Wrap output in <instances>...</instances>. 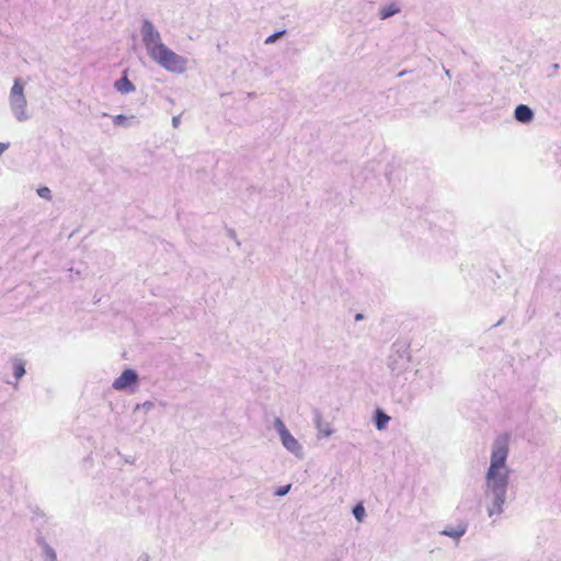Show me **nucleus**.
<instances>
[{
    "label": "nucleus",
    "instance_id": "4be33fe9",
    "mask_svg": "<svg viewBox=\"0 0 561 561\" xmlns=\"http://www.w3.org/2000/svg\"><path fill=\"white\" fill-rule=\"evenodd\" d=\"M290 488H291V484L279 486L278 489H276L274 494L276 496H285L289 492Z\"/></svg>",
    "mask_w": 561,
    "mask_h": 561
},
{
    "label": "nucleus",
    "instance_id": "9d476101",
    "mask_svg": "<svg viewBox=\"0 0 561 561\" xmlns=\"http://www.w3.org/2000/svg\"><path fill=\"white\" fill-rule=\"evenodd\" d=\"M114 87L118 92L123 94L134 92L136 89L135 85L130 82V80L126 77V75L118 79L115 82Z\"/></svg>",
    "mask_w": 561,
    "mask_h": 561
},
{
    "label": "nucleus",
    "instance_id": "2eb2a0df",
    "mask_svg": "<svg viewBox=\"0 0 561 561\" xmlns=\"http://www.w3.org/2000/svg\"><path fill=\"white\" fill-rule=\"evenodd\" d=\"M25 374V364L22 359L13 360V375L16 379H21Z\"/></svg>",
    "mask_w": 561,
    "mask_h": 561
},
{
    "label": "nucleus",
    "instance_id": "5701e85b",
    "mask_svg": "<svg viewBox=\"0 0 561 561\" xmlns=\"http://www.w3.org/2000/svg\"><path fill=\"white\" fill-rule=\"evenodd\" d=\"M180 123H181V115L173 116V118H172V126L174 128H178L180 126Z\"/></svg>",
    "mask_w": 561,
    "mask_h": 561
},
{
    "label": "nucleus",
    "instance_id": "423d86ee",
    "mask_svg": "<svg viewBox=\"0 0 561 561\" xmlns=\"http://www.w3.org/2000/svg\"><path fill=\"white\" fill-rule=\"evenodd\" d=\"M139 376L136 370L127 368L125 369L112 383V387L116 391H134V387H137Z\"/></svg>",
    "mask_w": 561,
    "mask_h": 561
},
{
    "label": "nucleus",
    "instance_id": "39448f33",
    "mask_svg": "<svg viewBox=\"0 0 561 561\" xmlns=\"http://www.w3.org/2000/svg\"><path fill=\"white\" fill-rule=\"evenodd\" d=\"M410 354L403 345H393L388 356L387 367L394 376L402 375L409 367Z\"/></svg>",
    "mask_w": 561,
    "mask_h": 561
},
{
    "label": "nucleus",
    "instance_id": "b1692460",
    "mask_svg": "<svg viewBox=\"0 0 561 561\" xmlns=\"http://www.w3.org/2000/svg\"><path fill=\"white\" fill-rule=\"evenodd\" d=\"M9 147V142H0V157L8 150Z\"/></svg>",
    "mask_w": 561,
    "mask_h": 561
},
{
    "label": "nucleus",
    "instance_id": "f8f14e48",
    "mask_svg": "<svg viewBox=\"0 0 561 561\" xmlns=\"http://www.w3.org/2000/svg\"><path fill=\"white\" fill-rule=\"evenodd\" d=\"M466 525H458L456 528H446L440 534L458 540L466 534Z\"/></svg>",
    "mask_w": 561,
    "mask_h": 561
},
{
    "label": "nucleus",
    "instance_id": "20e7f679",
    "mask_svg": "<svg viewBox=\"0 0 561 561\" xmlns=\"http://www.w3.org/2000/svg\"><path fill=\"white\" fill-rule=\"evenodd\" d=\"M140 35L142 44L147 50L148 56L153 57L165 45L158 28L149 20H144L140 27Z\"/></svg>",
    "mask_w": 561,
    "mask_h": 561
},
{
    "label": "nucleus",
    "instance_id": "6e6552de",
    "mask_svg": "<svg viewBox=\"0 0 561 561\" xmlns=\"http://www.w3.org/2000/svg\"><path fill=\"white\" fill-rule=\"evenodd\" d=\"M534 111L525 104H519L515 107L514 117L517 122L528 124L534 119Z\"/></svg>",
    "mask_w": 561,
    "mask_h": 561
},
{
    "label": "nucleus",
    "instance_id": "f03ea898",
    "mask_svg": "<svg viewBox=\"0 0 561 561\" xmlns=\"http://www.w3.org/2000/svg\"><path fill=\"white\" fill-rule=\"evenodd\" d=\"M9 107L13 117L20 122H26L31 118L26 95L24 93V83L16 78L9 92Z\"/></svg>",
    "mask_w": 561,
    "mask_h": 561
},
{
    "label": "nucleus",
    "instance_id": "4468645a",
    "mask_svg": "<svg viewBox=\"0 0 561 561\" xmlns=\"http://www.w3.org/2000/svg\"><path fill=\"white\" fill-rule=\"evenodd\" d=\"M314 423H316V427L320 434H322L325 437H329L330 435H332L333 430H332L331 425L329 423H324L320 415H317Z\"/></svg>",
    "mask_w": 561,
    "mask_h": 561
},
{
    "label": "nucleus",
    "instance_id": "7ed1b4c3",
    "mask_svg": "<svg viewBox=\"0 0 561 561\" xmlns=\"http://www.w3.org/2000/svg\"><path fill=\"white\" fill-rule=\"evenodd\" d=\"M151 59L165 69L173 73H183L187 69L188 60L182 55L176 54L170 49L167 45L159 50Z\"/></svg>",
    "mask_w": 561,
    "mask_h": 561
},
{
    "label": "nucleus",
    "instance_id": "f3484780",
    "mask_svg": "<svg viewBox=\"0 0 561 561\" xmlns=\"http://www.w3.org/2000/svg\"><path fill=\"white\" fill-rule=\"evenodd\" d=\"M134 118H135L134 116L127 117L123 114H119V115H116L113 117V123L117 126L128 127L129 126L128 121L134 119Z\"/></svg>",
    "mask_w": 561,
    "mask_h": 561
},
{
    "label": "nucleus",
    "instance_id": "bb28decb",
    "mask_svg": "<svg viewBox=\"0 0 561 561\" xmlns=\"http://www.w3.org/2000/svg\"><path fill=\"white\" fill-rule=\"evenodd\" d=\"M362 319H363V314H362V313H357V314L355 316V320H356V321H359V320H362Z\"/></svg>",
    "mask_w": 561,
    "mask_h": 561
},
{
    "label": "nucleus",
    "instance_id": "1a4fd4ad",
    "mask_svg": "<svg viewBox=\"0 0 561 561\" xmlns=\"http://www.w3.org/2000/svg\"><path fill=\"white\" fill-rule=\"evenodd\" d=\"M37 543L42 549L44 561H58L55 549L49 546L43 538L38 539Z\"/></svg>",
    "mask_w": 561,
    "mask_h": 561
},
{
    "label": "nucleus",
    "instance_id": "aec40b11",
    "mask_svg": "<svg viewBox=\"0 0 561 561\" xmlns=\"http://www.w3.org/2000/svg\"><path fill=\"white\" fill-rule=\"evenodd\" d=\"M37 194L39 197L50 201L51 199V191L47 186L39 187L37 190Z\"/></svg>",
    "mask_w": 561,
    "mask_h": 561
},
{
    "label": "nucleus",
    "instance_id": "a211bd4d",
    "mask_svg": "<svg viewBox=\"0 0 561 561\" xmlns=\"http://www.w3.org/2000/svg\"><path fill=\"white\" fill-rule=\"evenodd\" d=\"M353 515L356 518V520L363 522V519L365 517V507L363 506V504L359 503L354 506Z\"/></svg>",
    "mask_w": 561,
    "mask_h": 561
},
{
    "label": "nucleus",
    "instance_id": "412c9836",
    "mask_svg": "<svg viewBox=\"0 0 561 561\" xmlns=\"http://www.w3.org/2000/svg\"><path fill=\"white\" fill-rule=\"evenodd\" d=\"M153 407H154L153 402H151V401H146V402H144V403H141V404H137V405L135 407V411H138V410L142 409V410H145L146 412H149V411H151V410L153 409Z\"/></svg>",
    "mask_w": 561,
    "mask_h": 561
},
{
    "label": "nucleus",
    "instance_id": "dca6fc26",
    "mask_svg": "<svg viewBox=\"0 0 561 561\" xmlns=\"http://www.w3.org/2000/svg\"><path fill=\"white\" fill-rule=\"evenodd\" d=\"M273 425L279 437L289 432L280 417H276Z\"/></svg>",
    "mask_w": 561,
    "mask_h": 561
},
{
    "label": "nucleus",
    "instance_id": "0eeeda50",
    "mask_svg": "<svg viewBox=\"0 0 561 561\" xmlns=\"http://www.w3.org/2000/svg\"><path fill=\"white\" fill-rule=\"evenodd\" d=\"M282 445L297 458H304V448L301 444L290 434V432L279 437Z\"/></svg>",
    "mask_w": 561,
    "mask_h": 561
},
{
    "label": "nucleus",
    "instance_id": "9b49d317",
    "mask_svg": "<svg viewBox=\"0 0 561 561\" xmlns=\"http://www.w3.org/2000/svg\"><path fill=\"white\" fill-rule=\"evenodd\" d=\"M400 7L397 3H390L388 5H385L380 8L379 10V18L381 20L389 19L393 16L394 14H398L400 12Z\"/></svg>",
    "mask_w": 561,
    "mask_h": 561
},
{
    "label": "nucleus",
    "instance_id": "393cba45",
    "mask_svg": "<svg viewBox=\"0 0 561 561\" xmlns=\"http://www.w3.org/2000/svg\"><path fill=\"white\" fill-rule=\"evenodd\" d=\"M228 234H229V237H230L231 239H233V240L236 241L237 245H238V247H240V244H241V243H240V241L237 239L236 231H234V230H229V231H228Z\"/></svg>",
    "mask_w": 561,
    "mask_h": 561
},
{
    "label": "nucleus",
    "instance_id": "a878e982",
    "mask_svg": "<svg viewBox=\"0 0 561 561\" xmlns=\"http://www.w3.org/2000/svg\"><path fill=\"white\" fill-rule=\"evenodd\" d=\"M136 561H150V556L147 552H142Z\"/></svg>",
    "mask_w": 561,
    "mask_h": 561
},
{
    "label": "nucleus",
    "instance_id": "ddd939ff",
    "mask_svg": "<svg viewBox=\"0 0 561 561\" xmlns=\"http://www.w3.org/2000/svg\"><path fill=\"white\" fill-rule=\"evenodd\" d=\"M390 421V417L381 410H377L375 413V426L377 430L381 431L386 428L388 422Z\"/></svg>",
    "mask_w": 561,
    "mask_h": 561
},
{
    "label": "nucleus",
    "instance_id": "f257e3e1",
    "mask_svg": "<svg viewBox=\"0 0 561 561\" xmlns=\"http://www.w3.org/2000/svg\"><path fill=\"white\" fill-rule=\"evenodd\" d=\"M511 435H499L492 443L490 465L485 472L483 495L485 510L490 518L501 516L505 511L508 496L511 470L506 465Z\"/></svg>",
    "mask_w": 561,
    "mask_h": 561
},
{
    "label": "nucleus",
    "instance_id": "6ab92c4d",
    "mask_svg": "<svg viewBox=\"0 0 561 561\" xmlns=\"http://www.w3.org/2000/svg\"><path fill=\"white\" fill-rule=\"evenodd\" d=\"M286 34V31L285 30H282V31H278L272 35H270L268 37H266L265 39V44L266 45H270V44H273L275 43L278 38L283 37L284 35Z\"/></svg>",
    "mask_w": 561,
    "mask_h": 561
}]
</instances>
